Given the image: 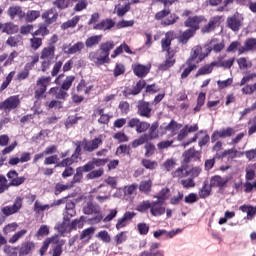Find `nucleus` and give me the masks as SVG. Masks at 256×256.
<instances>
[{
	"label": "nucleus",
	"instance_id": "nucleus-1",
	"mask_svg": "<svg viewBox=\"0 0 256 256\" xmlns=\"http://www.w3.org/2000/svg\"><path fill=\"white\" fill-rule=\"evenodd\" d=\"M203 51V48L201 46H196L192 50V55L188 60V67L183 71L181 77L182 79H186V77H189V73L193 71V69H197V65H199V62L203 61L205 59V56L199 54Z\"/></svg>",
	"mask_w": 256,
	"mask_h": 256
},
{
	"label": "nucleus",
	"instance_id": "nucleus-2",
	"mask_svg": "<svg viewBox=\"0 0 256 256\" xmlns=\"http://www.w3.org/2000/svg\"><path fill=\"white\" fill-rule=\"evenodd\" d=\"M83 212L85 215H96L91 219L92 223H101L103 221V215H101V207L93 203H88L84 208Z\"/></svg>",
	"mask_w": 256,
	"mask_h": 256
},
{
	"label": "nucleus",
	"instance_id": "nucleus-3",
	"mask_svg": "<svg viewBox=\"0 0 256 256\" xmlns=\"http://www.w3.org/2000/svg\"><path fill=\"white\" fill-rule=\"evenodd\" d=\"M89 59L95 65H105V63H109V57L107 56V53L102 52L100 49L90 52Z\"/></svg>",
	"mask_w": 256,
	"mask_h": 256
},
{
	"label": "nucleus",
	"instance_id": "nucleus-4",
	"mask_svg": "<svg viewBox=\"0 0 256 256\" xmlns=\"http://www.w3.org/2000/svg\"><path fill=\"white\" fill-rule=\"evenodd\" d=\"M49 83H51V77H41L37 80L35 91L36 99L43 97V94L47 91Z\"/></svg>",
	"mask_w": 256,
	"mask_h": 256
},
{
	"label": "nucleus",
	"instance_id": "nucleus-5",
	"mask_svg": "<svg viewBox=\"0 0 256 256\" xmlns=\"http://www.w3.org/2000/svg\"><path fill=\"white\" fill-rule=\"evenodd\" d=\"M179 129H181V124H177L175 121H171L168 125H162L160 127L161 135H168V137H173V135H177Z\"/></svg>",
	"mask_w": 256,
	"mask_h": 256
},
{
	"label": "nucleus",
	"instance_id": "nucleus-6",
	"mask_svg": "<svg viewBox=\"0 0 256 256\" xmlns=\"http://www.w3.org/2000/svg\"><path fill=\"white\" fill-rule=\"evenodd\" d=\"M207 20L203 16H194V17H189L185 22L184 26L188 27L191 31H194L197 33L199 31V24L200 23H205Z\"/></svg>",
	"mask_w": 256,
	"mask_h": 256
},
{
	"label": "nucleus",
	"instance_id": "nucleus-7",
	"mask_svg": "<svg viewBox=\"0 0 256 256\" xmlns=\"http://www.w3.org/2000/svg\"><path fill=\"white\" fill-rule=\"evenodd\" d=\"M82 145H83L84 151H88V153H93V151L99 149V147L103 145V136H99L90 141L85 140L82 143Z\"/></svg>",
	"mask_w": 256,
	"mask_h": 256
},
{
	"label": "nucleus",
	"instance_id": "nucleus-8",
	"mask_svg": "<svg viewBox=\"0 0 256 256\" xmlns=\"http://www.w3.org/2000/svg\"><path fill=\"white\" fill-rule=\"evenodd\" d=\"M128 127H130L131 129L135 128L137 133H145V131H147L151 127V125L147 122H141L137 118H132L128 122Z\"/></svg>",
	"mask_w": 256,
	"mask_h": 256
},
{
	"label": "nucleus",
	"instance_id": "nucleus-9",
	"mask_svg": "<svg viewBox=\"0 0 256 256\" xmlns=\"http://www.w3.org/2000/svg\"><path fill=\"white\" fill-rule=\"evenodd\" d=\"M183 231L182 229L178 228L176 230L167 231L165 229L157 230L153 233V237L155 239H161V237H164V239H173V237L179 235Z\"/></svg>",
	"mask_w": 256,
	"mask_h": 256
},
{
	"label": "nucleus",
	"instance_id": "nucleus-10",
	"mask_svg": "<svg viewBox=\"0 0 256 256\" xmlns=\"http://www.w3.org/2000/svg\"><path fill=\"white\" fill-rule=\"evenodd\" d=\"M107 160L94 158L92 161L88 162L86 165L82 167H78L82 173H89V171H93L96 167H101L105 165Z\"/></svg>",
	"mask_w": 256,
	"mask_h": 256
},
{
	"label": "nucleus",
	"instance_id": "nucleus-11",
	"mask_svg": "<svg viewBox=\"0 0 256 256\" xmlns=\"http://www.w3.org/2000/svg\"><path fill=\"white\" fill-rule=\"evenodd\" d=\"M21 103L19 99V95L10 96L6 100L2 102L4 111H13V109H17Z\"/></svg>",
	"mask_w": 256,
	"mask_h": 256
},
{
	"label": "nucleus",
	"instance_id": "nucleus-12",
	"mask_svg": "<svg viewBox=\"0 0 256 256\" xmlns=\"http://www.w3.org/2000/svg\"><path fill=\"white\" fill-rule=\"evenodd\" d=\"M165 203L159 200H155L151 202L150 213L153 217H161V215H165Z\"/></svg>",
	"mask_w": 256,
	"mask_h": 256
},
{
	"label": "nucleus",
	"instance_id": "nucleus-13",
	"mask_svg": "<svg viewBox=\"0 0 256 256\" xmlns=\"http://www.w3.org/2000/svg\"><path fill=\"white\" fill-rule=\"evenodd\" d=\"M135 217V212H125L124 215L121 218L117 219L116 222V229L117 231H120V229H124V227H127L129 223H131V220Z\"/></svg>",
	"mask_w": 256,
	"mask_h": 256
},
{
	"label": "nucleus",
	"instance_id": "nucleus-14",
	"mask_svg": "<svg viewBox=\"0 0 256 256\" xmlns=\"http://www.w3.org/2000/svg\"><path fill=\"white\" fill-rule=\"evenodd\" d=\"M23 205V200L21 198H17L14 201V204L12 206H5L2 208L3 215H6V217H9V215H15L19 209H21Z\"/></svg>",
	"mask_w": 256,
	"mask_h": 256
},
{
	"label": "nucleus",
	"instance_id": "nucleus-15",
	"mask_svg": "<svg viewBox=\"0 0 256 256\" xmlns=\"http://www.w3.org/2000/svg\"><path fill=\"white\" fill-rule=\"evenodd\" d=\"M235 135V130L233 128H222L218 131H215L212 134V141H217V139H225L227 137H233Z\"/></svg>",
	"mask_w": 256,
	"mask_h": 256
},
{
	"label": "nucleus",
	"instance_id": "nucleus-16",
	"mask_svg": "<svg viewBox=\"0 0 256 256\" xmlns=\"http://www.w3.org/2000/svg\"><path fill=\"white\" fill-rule=\"evenodd\" d=\"M233 179L232 176H226V177H221V176H213L210 179V187H218L219 189H223L229 181Z\"/></svg>",
	"mask_w": 256,
	"mask_h": 256
},
{
	"label": "nucleus",
	"instance_id": "nucleus-17",
	"mask_svg": "<svg viewBox=\"0 0 256 256\" xmlns=\"http://www.w3.org/2000/svg\"><path fill=\"white\" fill-rule=\"evenodd\" d=\"M95 234V227H89L87 229H84L80 234V241L81 245L78 246V249H82L84 245H87L89 241H91V238Z\"/></svg>",
	"mask_w": 256,
	"mask_h": 256
},
{
	"label": "nucleus",
	"instance_id": "nucleus-18",
	"mask_svg": "<svg viewBox=\"0 0 256 256\" xmlns=\"http://www.w3.org/2000/svg\"><path fill=\"white\" fill-rule=\"evenodd\" d=\"M58 17L59 13L55 8H51L42 14V19L44 20V23H46V25H53V23L57 21Z\"/></svg>",
	"mask_w": 256,
	"mask_h": 256
},
{
	"label": "nucleus",
	"instance_id": "nucleus-19",
	"mask_svg": "<svg viewBox=\"0 0 256 256\" xmlns=\"http://www.w3.org/2000/svg\"><path fill=\"white\" fill-rule=\"evenodd\" d=\"M80 153H81V147L77 146L75 153L70 158H66L62 160L60 163L56 165V167H69L74 163H77Z\"/></svg>",
	"mask_w": 256,
	"mask_h": 256
},
{
	"label": "nucleus",
	"instance_id": "nucleus-20",
	"mask_svg": "<svg viewBox=\"0 0 256 256\" xmlns=\"http://www.w3.org/2000/svg\"><path fill=\"white\" fill-rule=\"evenodd\" d=\"M7 177L10 181V185L14 187H19V185H23L25 183V177H19V174L15 170L9 171Z\"/></svg>",
	"mask_w": 256,
	"mask_h": 256
},
{
	"label": "nucleus",
	"instance_id": "nucleus-21",
	"mask_svg": "<svg viewBox=\"0 0 256 256\" xmlns=\"http://www.w3.org/2000/svg\"><path fill=\"white\" fill-rule=\"evenodd\" d=\"M221 24V17L216 16L212 18L209 23L202 27L201 31L202 33H211V31H215L216 27H219Z\"/></svg>",
	"mask_w": 256,
	"mask_h": 256
},
{
	"label": "nucleus",
	"instance_id": "nucleus-22",
	"mask_svg": "<svg viewBox=\"0 0 256 256\" xmlns=\"http://www.w3.org/2000/svg\"><path fill=\"white\" fill-rule=\"evenodd\" d=\"M173 41V32H167L165 37L161 40L162 51L169 54L171 51V42Z\"/></svg>",
	"mask_w": 256,
	"mask_h": 256
},
{
	"label": "nucleus",
	"instance_id": "nucleus-23",
	"mask_svg": "<svg viewBox=\"0 0 256 256\" xmlns=\"http://www.w3.org/2000/svg\"><path fill=\"white\" fill-rule=\"evenodd\" d=\"M241 21H243V18L241 16L234 15L233 17L228 18V27H230L232 31H239V28L241 27Z\"/></svg>",
	"mask_w": 256,
	"mask_h": 256
},
{
	"label": "nucleus",
	"instance_id": "nucleus-24",
	"mask_svg": "<svg viewBox=\"0 0 256 256\" xmlns=\"http://www.w3.org/2000/svg\"><path fill=\"white\" fill-rule=\"evenodd\" d=\"M55 57V46H48L42 49L40 59L52 61Z\"/></svg>",
	"mask_w": 256,
	"mask_h": 256
},
{
	"label": "nucleus",
	"instance_id": "nucleus-25",
	"mask_svg": "<svg viewBox=\"0 0 256 256\" xmlns=\"http://www.w3.org/2000/svg\"><path fill=\"white\" fill-rule=\"evenodd\" d=\"M54 229H56V231H58L62 235L63 233H67V231H71L72 228H71V224L69 223V218L64 217V220L56 224Z\"/></svg>",
	"mask_w": 256,
	"mask_h": 256
},
{
	"label": "nucleus",
	"instance_id": "nucleus-26",
	"mask_svg": "<svg viewBox=\"0 0 256 256\" xmlns=\"http://www.w3.org/2000/svg\"><path fill=\"white\" fill-rule=\"evenodd\" d=\"M19 32V26L13 24V22H7L2 24V33H7V35H15Z\"/></svg>",
	"mask_w": 256,
	"mask_h": 256
},
{
	"label": "nucleus",
	"instance_id": "nucleus-27",
	"mask_svg": "<svg viewBox=\"0 0 256 256\" xmlns=\"http://www.w3.org/2000/svg\"><path fill=\"white\" fill-rule=\"evenodd\" d=\"M51 243L53 245L59 243V236L55 235V236H52L50 238H47L44 241V243H43V245L40 249V255H45V253L47 252V249H49V245H51Z\"/></svg>",
	"mask_w": 256,
	"mask_h": 256
},
{
	"label": "nucleus",
	"instance_id": "nucleus-28",
	"mask_svg": "<svg viewBox=\"0 0 256 256\" xmlns=\"http://www.w3.org/2000/svg\"><path fill=\"white\" fill-rule=\"evenodd\" d=\"M223 49H225V42H217V40H212L207 47L208 53H211V51H214V53H221Z\"/></svg>",
	"mask_w": 256,
	"mask_h": 256
},
{
	"label": "nucleus",
	"instance_id": "nucleus-29",
	"mask_svg": "<svg viewBox=\"0 0 256 256\" xmlns=\"http://www.w3.org/2000/svg\"><path fill=\"white\" fill-rule=\"evenodd\" d=\"M112 27H115V22L111 19L103 20L102 22L96 24L94 26V29L98 31H107L109 29H112Z\"/></svg>",
	"mask_w": 256,
	"mask_h": 256
},
{
	"label": "nucleus",
	"instance_id": "nucleus-30",
	"mask_svg": "<svg viewBox=\"0 0 256 256\" xmlns=\"http://www.w3.org/2000/svg\"><path fill=\"white\" fill-rule=\"evenodd\" d=\"M233 63H235V58L223 61V57H218L217 61L213 62V65H216V67H224V69H231V67H233Z\"/></svg>",
	"mask_w": 256,
	"mask_h": 256
},
{
	"label": "nucleus",
	"instance_id": "nucleus-31",
	"mask_svg": "<svg viewBox=\"0 0 256 256\" xmlns=\"http://www.w3.org/2000/svg\"><path fill=\"white\" fill-rule=\"evenodd\" d=\"M256 49V39L250 38L246 40L244 47L238 49L239 55L245 53V51H253Z\"/></svg>",
	"mask_w": 256,
	"mask_h": 256
},
{
	"label": "nucleus",
	"instance_id": "nucleus-32",
	"mask_svg": "<svg viewBox=\"0 0 256 256\" xmlns=\"http://www.w3.org/2000/svg\"><path fill=\"white\" fill-rule=\"evenodd\" d=\"M7 15L10 16V19H14L15 17H19V19H22V17H25L23 10H21V7L19 6L9 7L7 11Z\"/></svg>",
	"mask_w": 256,
	"mask_h": 256
},
{
	"label": "nucleus",
	"instance_id": "nucleus-33",
	"mask_svg": "<svg viewBox=\"0 0 256 256\" xmlns=\"http://www.w3.org/2000/svg\"><path fill=\"white\" fill-rule=\"evenodd\" d=\"M144 87H145L144 80H140L136 83V85L133 87V89L127 88L125 90V93H126V95H139Z\"/></svg>",
	"mask_w": 256,
	"mask_h": 256
},
{
	"label": "nucleus",
	"instance_id": "nucleus-34",
	"mask_svg": "<svg viewBox=\"0 0 256 256\" xmlns=\"http://www.w3.org/2000/svg\"><path fill=\"white\" fill-rule=\"evenodd\" d=\"M82 49H85V44L83 42H77L69 48H64V53L67 55H75V53L81 52Z\"/></svg>",
	"mask_w": 256,
	"mask_h": 256
},
{
	"label": "nucleus",
	"instance_id": "nucleus-35",
	"mask_svg": "<svg viewBox=\"0 0 256 256\" xmlns=\"http://www.w3.org/2000/svg\"><path fill=\"white\" fill-rule=\"evenodd\" d=\"M133 71L137 77H145L149 73V67L141 64H134Z\"/></svg>",
	"mask_w": 256,
	"mask_h": 256
},
{
	"label": "nucleus",
	"instance_id": "nucleus-36",
	"mask_svg": "<svg viewBox=\"0 0 256 256\" xmlns=\"http://www.w3.org/2000/svg\"><path fill=\"white\" fill-rule=\"evenodd\" d=\"M138 113L141 117H149L151 115V107L147 102H140L138 105Z\"/></svg>",
	"mask_w": 256,
	"mask_h": 256
},
{
	"label": "nucleus",
	"instance_id": "nucleus-37",
	"mask_svg": "<svg viewBox=\"0 0 256 256\" xmlns=\"http://www.w3.org/2000/svg\"><path fill=\"white\" fill-rule=\"evenodd\" d=\"M22 44L23 37H21V35L10 36L6 41V45H8L9 47H19V45Z\"/></svg>",
	"mask_w": 256,
	"mask_h": 256
},
{
	"label": "nucleus",
	"instance_id": "nucleus-38",
	"mask_svg": "<svg viewBox=\"0 0 256 256\" xmlns=\"http://www.w3.org/2000/svg\"><path fill=\"white\" fill-rule=\"evenodd\" d=\"M169 197H171L169 188H162L161 191L154 196V199H157L160 203H165Z\"/></svg>",
	"mask_w": 256,
	"mask_h": 256
},
{
	"label": "nucleus",
	"instance_id": "nucleus-39",
	"mask_svg": "<svg viewBox=\"0 0 256 256\" xmlns=\"http://www.w3.org/2000/svg\"><path fill=\"white\" fill-rule=\"evenodd\" d=\"M66 91L67 90H64L63 87H55L50 89L51 95H54L56 99H67L68 95Z\"/></svg>",
	"mask_w": 256,
	"mask_h": 256
},
{
	"label": "nucleus",
	"instance_id": "nucleus-40",
	"mask_svg": "<svg viewBox=\"0 0 256 256\" xmlns=\"http://www.w3.org/2000/svg\"><path fill=\"white\" fill-rule=\"evenodd\" d=\"M34 249H35V244L33 242H26V243L22 244L20 251H19V255L20 256L29 255V253H31V251H34Z\"/></svg>",
	"mask_w": 256,
	"mask_h": 256
},
{
	"label": "nucleus",
	"instance_id": "nucleus-41",
	"mask_svg": "<svg viewBox=\"0 0 256 256\" xmlns=\"http://www.w3.org/2000/svg\"><path fill=\"white\" fill-rule=\"evenodd\" d=\"M41 17V12L39 10H28L25 14V19L28 23H33V21H37Z\"/></svg>",
	"mask_w": 256,
	"mask_h": 256
},
{
	"label": "nucleus",
	"instance_id": "nucleus-42",
	"mask_svg": "<svg viewBox=\"0 0 256 256\" xmlns=\"http://www.w3.org/2000/svg\"><path fill=\"white\" fill-rule=\"evenodd\" d=\"M81 17L79 16H74L71 20H68L66 22H64L61 25V29H73V27L77 26V23H79Z\"/></svg>",
	"mask_w": 256,
	"mask_h": 256
},
{
	"label": "nucleus",
	"instance_id": "nucleus-43",
	"mask_svg": "<svg viewBox=\"0 0 256 256\" xmlns=\"http://www.w3.org/2000/svg\"><path fill=\"white\" fill-rule=\"evenodd\" d=\"M73 1L75 0H56L53 2V5L57 7V9H68V7H71L73 5Z\"/></svg>",
	"mask_w": 256,
	"mask_h": 256
},
{
	"label": "nucleus",
	"instance_id": "nucleus-44",
	"mask_svg": "<svg viewBox=\"0 0 256 256\" xmlns=\"http://www.w3.org/2000/svg\"><path fill=\"white\" fill-rule=\"evenodd\" d=\"M211 185L204 184L203 187L199 189L198 195L200 199H207L211 195Z\"/></svg>",
	"mask_w": 256,
	"mask_h": 256
},
{
	"label": "nucleus",
	"instance_id": "nucleus-45",
	"mask_svg": "<svg viewBox=\"0 0 256 256\" xmlns=\"http://www.w3.org/2000/svg\"><path fill=\"white\" fill-rule=\"evenodd\" d=\"M188 175H189V170L185 169L184 166H181L180 168L172 172V177L176 179H183V177H187Z\"/></svg>",
	"mask_w": 256,
	"mask_h": 256
},
{
	"label": "nucleus",
	"instance_id": "nucleus-46",
	"mask_svg": "<svg viewBox=\"0 0 256 256\" xmlns=\"http://www.w3.org/2000/svg\"><path fill=\"white\" fill-rule=\"evenodd\" d=\"M101 35H96V36H91L89 38L86 39L85 41V45L88 48L91 47H95V45H99V43L101 42Z\"/></svg>",
	"mask_w": 256,
	"mask_h": 256
},
{
	"label": "nucleus",
	"instance_id": "nucleus-47",
	"mask_svg": "<svg viewBox=\"0 0 256 256\" xmlns=\"http://www.w3.org/2000/svg\"><path fill=\"white\" fill-rule=\"evenodd\" d=\"M71 188H73V182H68L67 184L58 183L55 186V195H59L60 193H63V191H67Z\"/></svg>",
	"mask_w": 256,
	"mask_h": 256
},
{
	"label": "nucleus",
	"instance_id": "nucleus-48",
	"mask_svg": "<svg viewBox=\"0 0 256 256\" xmlns=\"http://www.w3.org/2000/svg\"><path fill=\"white\" fill-rule=\"evenodd\" d=\"M96 115H99L100 118L98 119V122L102 125H107V123H109V120L111 119V116H109V114H105V112H103V109H98L96 111Z\"/></svg>",
	"mask_w": 256,
	"mask_h": 256
},
{
	"label": "nucleus",
	"instance_id": "nucleus-49",
	"mask_svg": "<svg viewBox=\"0 0 256 256\" xmlns=\"http://www.w3.org/2000/svg\"><path fill=\"white\" fill-rule=\"evenodd\" d=\"M177 21H179V16H177V14H171V12H169V15L166 16L164 20H162V25H174V23H177Z\"/></svg>",
	"mask_w": 256,
	"mask_h": 256
},
{
	"label": "nucleus",
	"instance_id": "nucleus-50",
	"mask_svg": "<svg viewBox=\"0 0 256 256\" xmlns=\"http://www.w3.org/2000/svg\"><path fill=\"white\" fill-rule=\"evenodd\" d=\"M195 35L194 30L188 29L179 36L180 43H187Z\"/></svg>",
	"mask_w": 256,
	"mask_h": 256
},
{
	"label": "nucleus",
	"instance_id": "nucleus-51",
	"mask_svg": "<svg viewBox=\"0 0 256 256\" xmlns=\"http://www.w3.org/2000/svg\"><path fill=\"white\" fill-rule=\"evenodd\" d=\"M151 187H153V181L151 180H144L139 185V190L142 193H149L151 191Z\"/></svg>",
	"mask_w": 256,
	"mask_h": 256
},
{
	"label": "nucleus",
	"instance_id": "nucleus-52",
	"mask_svg": "<svg viewBox=\"0 0 256 256\" xmlns=\"http://www.w3.org/2000/svg\"><path fill=\"white\" fill-rule=\"evenodd\" d=\"M147 141H149V136L147 134H143L132 142V147L136 149V147L144 145V143H147Z\"/></svg>",
	"mask_w": 256,
	"mask_h": 256
},
{
	"label": "nucleus",
	"instance_id": "nucleus-53",
	"mask_svg": "<svg viewBox=\"0 0 256 256\" xmlns=\"http://www.w3.org/2000/svg\"><path fill=\"white\" fill-rule=\"evenodd\" d=\"M173 65H175V59L173 57H169L165 62L160 64L159 69L160 71H167V69H171Z\"/></svg>",
	"mask_w": 256,
	"mask_h": 256
},
{
	"label": "nucleus",
	"instance_id": "nucleus-54",
	"mask_svg": "<svg viewBox=\"0 0 256 256\" xmlns=\"http://www.w3.org/2000/svg\"><path fill=\"white\" fill-rule=\"evenodd\" d=\"M129 9H131L130 3H128L124 6H115L114 11H116V15L118 17H123V15H125V13H127L129 11Z\"/></svg>",
	"mask_w": 256,
	"mask_h": 256
},
{
	"label": "nucleus",
	"instance_id": "nucleus-55",
	"mask_svg": "<svg viewBox=\"0 0 256 256\" xmlns=\"http://www.w3.org/2000/svg\"><path fill=\"white\" fill-rule=\"evenodd\" d=\"M25 235H27V230L22 229L18 232H16L10 239H9V243H17V241H19V239H23V237H25Z\"/></svg>",
	"mask_w": 256,
	"mask_h": 256
},
{
	"label": "nucleus",
	"instance_id": "nucleus-56",
	"mask_svg": "<svg viewBox=\"0 0 256 256\" xmlns=\"http://www.w3.org/2000/svg\"><path fill=\"white\" fill-rule=\"evenodd\" d=\"M158 127L159 126L155 123L151 125V127L149 128V132L147 134L148 141H151L152 139H157V137H159V132H157Z\"/></svg>",
	"mask_w": 256,
	"mask_h": 256
},
{
	"label": "nucleus",
	"instance_id": "nucleus-57",
	"mask_svg": "<svg viewBox=\"0 0 256 256\" xmlns=\"http://www.w3.org/2000/svg\"><path fill=\"white\" fill-rule=\"evenodd\" d=\"M41 35L45 37V35H49V29H47V24H39L38 29L33 33V36Z\"/></svg>",
	"mask_w": 256,
	"mask_h": 256
},
{
	"label": "nucleus",
	"instance_id": "nucleus-58",
	"mask_svg": "<svg viewBox=\"0 0 256 256\" xmlns=\"http://www.w3.org/2000/svg\"><path fill=\"white\" fill-rule=\"evenodd\" d=\"M149 209H151V202L149 200L141 202L136 207V211L140 213H145V211H149Z\"/></svg>",
	"mask_w": 256,
	"mask_h": 256
},
{
	"label": "nucleus",
	"instance_id": "nucleus-59",
	"mask_svg": "<svg viewBox=\"0 0 256 256\" xmlns=\"http://www.w3.org/2000/svg\"><path fill=\"white\" fill-rule=\"evenodd\" d=\"M85 225V217L81 216L79 219L72 221L71 229H83Z\"/></svg>",
	"mask_w": 256,
	"mask_h": 256
},
{
	"label": "nucleus",
	"instance_id": "nucleus-60",
	"mask_svg": "<svg viewBox=\"0 0 256 256\" xmlns=\"http://www.w3.org/2000/svg\"><path fill=\"white\" fill-rule=\"evenodd\" d=\"M41 45H43V40L41 38L33 37L30 39V47L34 49V51H37Z\"/></svg>",
	"mask_w": 256,
	"mask_h": 256
},
{
	"label": "nucleus",
	"instance_id": "nucleus-61",
	"mask_svg": "<svg viewBox=\"0 0 256 256\" xmlns=\"http://www.w3.org/2000/svg\"><path fill=\"white\" fill-rule=\"evenodd\" d=\"M73 81H75V76H68L62 83V89L64 91H69L71 89V85H73Z\"/></svg>",
	"mask_w": 256,
	"mask_h": 256
},
{
	"label": "nucleus",
	"instance_id": "nucleus-62",
	"mask_svg": "<svg viewBox=\"0 0 256 256\" xmlns=\"http://www.w3.org/2000/svg\"><path fill=\"white\" fill-rule=\"evenodd\" d=\"M115 47V44L113 42H106L104 44H101L100 50L102 53H106L107 57H109V51Z\"/></svg>",
	"mask_w": 256,
	"mask_h": 256
},
{
	"label": "nucleus",
	"instance_id": "nucleus-63",
	"mask_svg": "<svg viewBox=\"0 0 256 256\" xmlns=\"http://www.w3.org/2000/svg\"><path fill=\"white\" fill-rule=\"evenodd\" d=\"M104 171L102 168H99L98 170H94L86 175L87 179H99L103 175Z\"/></svg>",
	"mask_w": 256,
	"mask_h": 256
},
{
	"label": "nucleus",
	"instance_id": "nucleus-64",
	"mask_svg": "<svg viewBox=\"0 0 256 256\" xmlns=\"http://www.w3.org/2000/svg\"><path fill=\"white\" fill-rule=\"evenodd\" d=\"M244 191L245 193H251V191H253V189H256V181H246L244 184Z\"/></svg>",
	"mask_w": 256,
	"mask_h": 256
}]
</instances>
